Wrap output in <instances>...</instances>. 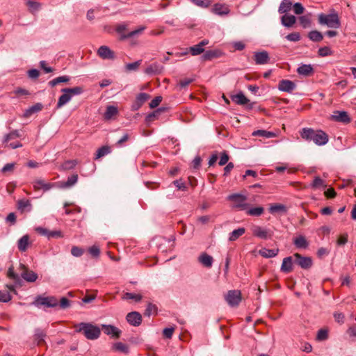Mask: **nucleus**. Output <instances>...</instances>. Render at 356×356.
<instances>
[{"label": "nucleus", "mask_w": 356, "mask_h": 356, "mask_svg": "<svg viewBox=\"0 0 356 356\" xmlns=\"http://www.w3.org/2000/svg\"><path fill=\"white\" fill-rule=\"evenodd\" d=\"M294 82L287 79H282L279 82L278 89L283 92H291L296 88Z\"/></svg>", "instance_id": "obj_18"}, {"label": "nucleus", "mask_w": 356, "mask_h": 356, "mask_svg": "<svg viewBox=\"0 0 356 356\" xmlns=\"http://www.w3.org/2000/svg\"><path fill=\"white\" fill-rule=\"evenodd\" d=\"M308 38L313 42H320L323 39V35L320 31L315 30L308 33Z\"/></svg>", "instance_id": "obj_46"}, {"label": "nucleus", "mask_w": 356, "mask_h": 356, "mask_svg": "<svg viewBox=\"0 0 356 356\" xmlns=\"http://www.w3.org/2000/svg\"><path fill=\"white\" fill-rule=\"evenodd\" d=\"M225 300L231 307H236L241 301V293L238 290H230L225 296Z\"/></svg>", "instance_id": "obj_6"}, {"label": "nucleus", "mask_w": 356, "mask_h": 356, "mask_svg": "<svg viewBox=\"0 0 356 356\" xmlns=\"http://www.w3.org/2000/svg\"><path fill=\"white\" fill-rule=\"evenodd\" d=\"M300 137L307 141L314 142L318 146L326 145L329 141L328 135L321 129H314L312 128H302L300 131Z\"/></svg>", "instance_id": "obj_1"}, {"label": "nucleus", "mask_w": 356, "mask_h": 356, "mask_svg": "<svg viewBox=\"0 0 356 356\" xmlns=\"http://www.w3.org/2000/svg\"><path fill=\"white\" fill-rule=\"evenodd\" d=\"M222 55V52L218 49L208 50L202 55L204 60H210L215 58H219Z\"/></svg>", "instance_id": "obj_26"}, {"label": "nucleus", "mask_w": 356, "mask_h": 356, "mask_svg": "<svg viewBox=\"0 0 356 356\" xmlns=\"http://www.w3.org/2000/svg\"><path fill=\"white\" fill-rule=\"evenodd\" d=\"M126 319L131 325L137 327L141 324L142 316L138 312H131L127 314Z\"/></svg>", "instance_id": "obj_14"}, {"label": "nucleus", "mask_w": 356, "mask_h": 356, "mask_svg": "<svg viewBox=\"0 0 356 356\" xmlns=\"http://www.w3.org/2000/svg\"><path fill=\"white\" fill-rule=\"evenodd\" d=\"M141 62L142 60H139L131 63H128L126 65L125 69L127 71H136L140 65Z\"/></svg>", "instance_id": "obj_60"}, {"label": "nucleus", "mask_w": 356, "mask_h": 356, "mask_svg": "<svg viewBox=\"0 0 356 356\" xmlns=\"http://www.w3.org/2000/svg\"><path fill=\"white\" fill-rule=\"evenodd\" d=\"M172 184L177 188L178 190L186 191H187V186L182 179H177L172 181Z\"/></svg>", "instance_id": "obj_59"}, {"label": "nucleus", "mask_w": 356, "mask_h": 356, "mask_svg": "<svg viewBox=\"0 0 356 356\" xmlns=\"http://www.w3.org/2000/svg\"><path fill=\"white\" fill-rule=\"evenodd\" d=\"M97 54L103 59H115V53L107 46H101L97 50Z\"/></svg>", "instance_id": "obj_15"}, {"label": "nucleus", "mask_w": 356, "mask_h": 356, "mask_svg": "<svg viewBox=\"0 0 356 356\" xmlns=\"http://www.w3.org/2000/svg\"><path fill=\"white\" fill-rule=\"evenodd\" d=\"M198 261L206 268H211L213 264V257L207 253H202L200 255Z\"/></svg>", "instance_id": "obj_28"}, {"label": "nucleus", "mask_w": 356, "mask_h": 356, "mask_svg": "<svg viewBox=\"0 0 356 356\" xmlns=\"http://www.w3.org/2000/svg\"><path fill=\"white\" fill-rule=\"evenodd\" d=\"M264 209L262 207L250 208L247 211V214L251 216H260L263 214Z\"/></svg>", "instance_id": "obj_50"}, {"label": "nucleus", "mask_w": 356, "mask_h": 356, "mask_svg": "<svg viewBox=\"0 0 356 356\" xmlns=\"http://www.w3.org/2000/svg\"><path fill=\"white\" fill-rule=\"evenodd\" d=\"M229 11V8L227 5L221 3H216L212 8V12L218 15H227Z\"/></svg>", "instance_id": "obj_22"}, {"label": "nucleus", "mask_w": 356, "mask_h": 356, "mask_svg": "<svg viewBox=\"0 0 356 356\" xmlns=\"http://www.w3.org/2000/svg\"><path fill=\"white\" fill-rule=\"evenodd\" d=\"M78 181V175L73 174L69 177L66 181L60 183L59 187L62 188H67L74 186Z\"/></svg>", "instance_id": "obj_29"}, {"label": "nucleus", "mask_w": 356, "mask_h": 356, "mask_svg": "<svg viewBox=\"0 0 356 356\" xmlns=\"http://www.w3.org/2000/svg\"><path fill=\"white\" fill-rule=\"evenodd\" d=\"M29 245V236L28 234L24 235L18 240L17 248L19 251L25 252Z\"/></svg>", "instance_id": "obj_31"}, {"label": "nucleus", "mask_w": 356, "mask_h": 356, "mask_svg": "<svg viewBox=\"0 0 356 356\" xmlns=\"http://www.w3.org/2000/svg\"><path fill=\"white\" fill-rule=\"evenodd\" d=\"M252 234L261 239L270 238L273 236V232L269 229H264L260 226L256 225L252 228Z\"/></svg>", "instance_id": "obj_8"}, {"label": "nucleus", "mask_w": 356, "mask_h": 356, "mask_svg": "<svg viewBox=\"0 0 356 356\" xmlns=\"http://www.w3.org/2000/svg\"><path fill=\"white\" fill-rule=\"evenodd\" d=\"M33 305L38 307L41 306H44L46 307H51L49 305V300H48L47 297H43L41 296H38L35 298Z\"/></svg>", "instance_id": "obj_36"}, {"label": "nucleus", "mask_w": 356, "mask_h": 356, "mask_svg": "<svg viewBox=\"0 0 356 356\" xmlns=\"http://www.w3.org/2000/svg\"><path fill=\"white\" fill-rule=\"evenodd\" d=\"M35 231L37 233L42 236H47L49 239L52 238H61L63 237V234L60 231L54 230L51 231L47 228H44L42 227H38L35 228Z\"/></svg>", "instance_id": "obj_11"}, {"label": "nucleus", "mask_w": 356, "mask_h": 356, "mask_svg": "<svg viewBox=\"0 0 356 356\" xmlns=\"http://www.w3.org/2000/svg\"><path fill=\"white\" fill-rule=\"evenodd\" d=\"M19 268L22 270L21 277L26 282H33L38 279L37 273L29 270L23 264H19Z\"/></svg>", "instance_id": "obj_9"}, {"label": "nucleus", "mask_w": 356, "mask_h": 356, "mask_svg": "<svg viewBox=\"0 0 356 356\" xmlns=\"http://www.w3.org/2000/svg\"><path fill=\"white\" fill-rule=\"evenodd\" d=\"M145 26H140L134 31L126 33L125 32L127 29V26L122 24L118 25L115 28V31L118 34L120 35V40H124L140 34L145 30Z\"/></svg>", "instance_id": "obj_4"}, {"label": "nucleus", "mask_w": 356, "mask_h": 356, "mask_svg": "<svg viewBox=\"0 0 356 356\" xmlns=\"http://www.w3.org/2000/svg\"><path fill=\"white\" fill-rule=\"evenodd\" d=\"M123 299L134 300L135 302H140L142 300V296L140 294L127 292L124 294Z\"/></svg>", "instance_id": "obj_53"}, {"label": "nucleus", "mask_w": 356, "mask_h": 356, "mask_svg": "<svg viewBox=\"0 0 356 356\" xmlns=\"http://www.w3.org/2000/svg\"><path fill=\"white\" fill-rule=\"evenodd\" d=\"M194 4L202 8H208L211 4L210 0H191Z\"/></svg>", "instance_id": "obj_61"}, {"label": "nucleus", "mask_w": 356, "mask_h": 356, "mask_svg": "<svg viewBox=\"0 0 356 356\" xmlns=\"http://www.w3.org/2000/svg\"><path fill=\"white\" fill-rule=\"evenodd\" d=\"M332 119L336 122H343L344 124H348L350 122L351 120L348 113L344 111H335L332 115Z\"/></svg>", "instance_id": "obj_17"}, {"label": "nucleus", "mask_w": 356, "mask_h": 356, "mask_svg": "<svg viewBox=\"0 0 356 356\" xmlns=\"http://www.w3.org/2000/svg\"><path fill=\"white\" fill-rule=\"evenodd\" d=\"M56 186V183L46 182L42 179H35L33 182V186L35 191L42 189L44 192H46L54 188Z\"/></svg>", "instance_id": "obj_10"}, {"label": "nucleus", "mask_w": 356, "mask_h": 356, "mask_svg": "<svg viewBox=\"0 0 356 356\" xmlns=\"http://www.w3.org/2000/svg\"><path fill=\"white\" fill-rule=\"evenodd\" d=\"M19 137H20V134H19V131L17 130H13L11 132H10L9 134L5 135L3 140V143L6 145L8 143L9 140H10L12 139L17 138H19Z\"/></svg>", "instance_id": "obj_49"}, {"label": "nucleus", "mask_w": 356, "mask_h": 356, "mask_svg": "<svg viewBox=\"0 0 356 356\" xmlns=\"http://www.w3.org/2000/svg\"><path fill=\"white\" fill-rule=\"evenodd\" d=\"M70 77L68 76H58V77H56L54 79H52L51 81H50L49 82V85L51 86V87H54L56 86V85H58V83H67L70 81Z\"/></svg>", "instance_id": "obj_47"}, {"label": "nucleus", "mask_w": 356, "mask_h": 356, "mask_svg": "<svg viewBox=\"0 0 356 356\" xmlns=\"http://www.w3.org/2000/svg\"><path fill=\"white\" fill-rule=\"evenodd\" d=\"M163 67L157 63H154L149 65L145 69V73L147 74H159L162 72Z\"/></svg>", "instance_id": "obj_23"}, {"label": "nucleus", "mask_w": 356, "mask_h": 356, "mask_svg": "<svg viewBox=\"0 0 356 356\" xmlns=\"http://www.w3.org/2000/svg\"><path fill=\"white\" fill-rule=\"evenodd\" d=\"M76 332H83L86 339L95 340L99 337L100 328L90 323H80L74 325Z\"/></svg>", "instance_id": "obj_2"}, {"label": "nucleus", "mask_w": 356, "mask_h": 356, "mask_svg": "<svg viewBox=\"0 0 356 356\" xmlns=\"http://www.w3.org/2000/svg\"><path fill=\"white\" fill-rule=\"evenodd\" d=\"M300 34L298 32H293L286 36V39L291 42H298L300 40Z\"/></svg>", "instance_id": "obj_63"}, {"label": "nucleus", "mask_w": 356, "mask_h": 356, "mask_svg": "<svg viewBox=\"0 0 356 356\" xmlns=\"http://www.w3.org/2000/svg\"><path fill=\"white\" fill-rule=\"evenodd\" d=\"M83 90H83V87L76 86V87H74V88H63L61 90V92H68V94H70L71 97H72L73 95H81V93L83 92Z\"/></svg>", "instance_id": "obj_37"}, {"label": "nucleus", "mask_w": 356, "mask_h": 356, "mask_svg": "<svg viewBox=\"0 0 356 356\" xmlns=\"http://www.w3.org/2000/svg\"><path fill=\"white\" fill-rule=\"evenodd\" d=\"M230 98L238 105H245L250 102V99L242 92H239L236 95H232Z\"/></svg>", "instance_id": "obj_21"}, {"label": "nucleus", "mask_w": 356, "mask_h": 356, "mask_svg": "<svg viewBox=\"0 0 356 356\" xmlns=\"http://www.w3.org/2000/svg\"><path fill=\"white\" fill-rule=\"evenodd\" d=\"M111 149L108 145H104L101 147L97 150V153L95 156V159H99L102 156H104L107 155L108 154L111 153Z\"/></svg>", "instance_id": "obj_42"}, {"label": "nucleus", "mask_w": 356, "mask_h": 356, "mask_svg": "<svg viewBox=\"0 0 356 356\" xmlns=\"http://www.w3.org/2000/svg\"><path fill=\"white\" fill-rule=\"evenodd\" d=\"M333 51L329 47H323L318 49V54L321 57H325L332 55Z\"/></svg>", "instance_id": "obj_56"}, {"label": "nucleus", "mask_w": 356, "mask_h": 356, "mask_svg": "<svg viewBox=\"0 0 356 356\" xmlns=\"http://www.w3.org/2000/svg\"><path fill=\"white\" fill-rule=\"evenodd\" d=\"M300 24L304 28H309L311 26V19L309 15H302L299 17Z\"/></svg>", "instance_id": "obj_52"}, {"label": "nucleus", "mask_w": 356, "mask_h": 356, "mask_svg": "<svg viewBox=\"0 0 356 356\" xmlns=\"http://www.w3.org/2000/svg\"><path fill=\"white\" fill-rule=\"evenodd\" d=\"M195 81L194 78H185L183 79H181L179 81L178 86L180 89H183L186 88L189 84H191L192 82Z\"/></svg>", "instance_id": "obj_58"}, {"label": "nucleus", "mask_w": 356, "mask_h": 356, "mask_svg": "<svg viewBox=\"0 0 356 356\" xmlns=\"http://www.w3.org/2000/svg\"><path fill=\"white\" fill-rule=\"evenodd\" d=\"M103 332L106 335L111 336L113 338L118 339L120 337L122 331L117 327L112 325H102Z\"/></svg>", "instance_id": "obj_13"}, {"label": "nucleus", "mask_w": 356, "mask_h": 356, "mask_svg": "<svg viewBox=\"0 0 356 356\" xmlns=\"http://www.w3.org/2000/svg\"><path fill=\"white\" fill-rule=\"evenodd\" d=\"M15 163H6L1 170V172L3 174H8L13 172L15 168Z\"/></svg>", "instance_id": "obj_54"}, {"label": "nucleus", "mask_w": 356, "mask_h": 356, "mask_svg": "<svg viewBox=\"0 0 356 356\" xmlns=\"http://www.w3.org/2000/svg\"><path fill=\"white\" fill-rule=\"evenodd\" d=\"M150 98V95L147 93L140 92L139 93L134 101V102L131 105V111H138L144 103Z\"/></svg>", "instance_id": "obj_12"}, {"label": "nucleus", "mask_w": 356, "mask_h": 356, "mask_svg": "<svg viewBox=\"0 0 356 356\" xmlns=\"http://www.w3.org/2000/svg\"><path fill=\"white\" fill-rule=\"evenodd\" d=\"M318 23L322 25H327L330 28L338 29L341 26L340 20L337 13L328 15L321 13L318 15Z\"/></svg>", "instance_id": "obj_3"}, {"label": "nucleus", "mask_w": 356, "mask_h": 356, "mask_svg": "<svg viewBox=\"0 0 356 356\" xmlns=\"http://www.w3.org/2000/svg\"><path fill=\"white\" fill-rule=\"evenodd\" d=\"M209 43V40H203L197 44L191 47L189 50L191 54L193 56H197L204 52V46L207 45Z\"/></svg>", "instance_id": "obj_19"}, {"label": "nucleus", "mask_w": 356, "mask_h": 356, "mask_svg": "<svg viewBox=\"0 0 356 356\" xmlns=\"http://www.w3.org/2000/svg\"><path fill=\"white\" fill-rule=\"evenodd\" d=\"M293 270V259L292 257H285L281 266V271L289 273Z\"/></svg>", "instance_id": "obj_24"}, {"label": "nucleus", "mask_w": 356, "mask_h": 356, "mask_svg": "<svg viewBox=\"0 0 356 356\" xmlns=\"http://www.w3.org/2000/svg\"><path fill=\"white\" fill-rule=\"evenodd\" d=\"M292 7V3L290 0H283L280 5L278 11L280 13H285L290 10Z\"/></svg>", "instance_id": "obj_44"}, {"label": "nucleus", "mask_w": 356, "mask_h": 356, "mask_svg": "<svg viewBox=\"0 0 356 356\" xmlns=\"http://www.w3.org/2000/svg\"><path fill=\"white\" fill-rule=\"evenodd\" d=\"M43 108V105L41 103H36L35 104L33 105L32 106L29 107L28 109H26L24 114L23 117L28 118L31 117L33 113H38Z\"/></svg>", "instance_id": "obj_25"}, {"label": "nucleus", "mask_w": 356, "mask_h": 356, "mask_svg": "<svg viewBox=\"0 0 356 356\" xmlns=\"http://www.w3.org/2000/svg\"><path fill=\"white\" fill-rule=\"evenodd\" d=\"M297 72L300 75L309 76L314 73V68L310 64H302L298 67Z\"/></svg>", "instance_id": "obj_20"}, {"label": "nucleus", "mask_w": 356, "mask_h": 356, "mask_svg": "<svg viewBox=\"0 0 356 356\" xmlns=\"http://www.w3.org/2000/svg\"><path fill=\"white\" fill-rule=\"evenodd\" d=\"M294 245L298 248H307L309 245L307 241L303 236H299L293 241Z\"/></svg>", "instance_id": "obj_39"}, {"label": "nucleus", "mask_w": 356, "mask_h": 356, "mask_svg": "<svg viewBox=\"0 0 356 356\" xmlns=\"http://www.w3.org/2000/svg\"><path fill=\"white\" fill-rule=\"evenodd\" d=\"M254 60L257 65H265L269 62V54L266 51L255 52Z\"/></svg>", "instance_id": "obj_16"}, {"label": "nucleus", "mask_w": 356, "mask_h": 356, "mask_svg": "<svg viewBox=\"0 0 356 356\" xmlns=\"http://www.w3.org/2000/svg\"><path fill=\"white\" fill-rule=\"evenodd\" d=\"M312 189H318L320 188H326L327 185L325 184L324 181L319 177H315L313 181L310 184Z\"/></svg>", "instance_id": "obj_43"}, {"label": "nucleus", "mask_w": 356, "mask_h": 356, "mask_svg": "<svg viewBox=\"0 0 356 356\" xmlns=\"http://www.w3.org/2000/svg\"><path fill=\"white\" fill-rule=\"evenodd\" d=\"M118 113V108L115 106H108L104 113V118L106 120H110Z\"/></svg>", "instance_id": "obj_40"}, {"label": "nucleus", "mask_w": 356, "mask_h": 356, "mask_svg": "<svg viewBox=\"0 0 356 356\" xmlns=\"http://www.w3.org/2000/svg\"><path fill=\"white\" fill-rule=\"evenodd\" d=\"M279 249H267L263 248L259 250V254L264 258H273L277 255Z\"/></svg>", "instance_id": "obj_27"}, {"label": "nucleus", "mask_w": 356, "mask_h": 356, "mask_svg": "<svg viewBox=\"0 0 356 356\" xmlns=\"http://www.w3.org/2000/svg\"><path fill=\"white\" fill-rule=\"evenodd\" d=\"M47 336V333L44 330L37 328L35 330L34 340L37 342L38 345H41L44 342V338Z\"/></svg>", "instance_id": "obj_34"}, {"label": "nucleus", "mask_w": 356, "mask_h": 356, "mask_svg": "<svg viewBox=\"0 0 356 356\" xmlns=\"http://www.w3.org/2000/svg\"><path fill=\"white\" fill-rule=\"evenodd\" d=\"M253 136H260L266 138H274L276 136L275 133L266 130L259 129L252 132Z\"/></svg>", "instance_id": "obj_35"}, {"label": "nucleus", "mask_w": 356, "mask_h": 356, "mask_svg": "<svg viewBox=\"0 0 356 356\" xmlns=\"http://www.w3.org/2000/svg\"><path fill=\"white\" fill-rule=\"evenodd\" d=\"M76 160H68L62 164L61 168L64 170H72L76 166Z\"/></svg>", "instance_id": "obj_55"}, {"label": "nucleus", "mask_w": 356, "mask_h": 356, "mask_svg": "<svg viewBox=\"0 0 356 356\" xmlns=\"http://www.w3.org/2000/svg\"><path fill=\"white\" fill-rule=\"evenodd\" d=\"M228 200L234 202V207L240 210H244L248 208V204L245 202L247 197L239 193H233L229 195L227 198Z\"/></svg>", "instance_id": "obj_5"}, {"label": "nucleus", "mask_w": 356, "mask_h": 356, "mask_svg": "<svg viewBox=\"0 0 356 356\" xmlns=\"http://www.w3.org/2000/svg\"><path fill=\"white\" fill-rule=\"evenodd\" d=\"M71 99V95L70 94H68V92H63L62 95L60 96L58 100V103L56 105L57 108H60L62 106H63L65 104H66L67 102H69Z\"/></svg>", "instance_id": "obj_41"}, {"label": "nucleus", "mask_w": 356, "mask_h": 356, "mask_svg": "<svg viewBox=\"0 0 356 356\" xmlns=\"http://www.w3.org/2000/svg\"><path fill=\"white\" fill-rule=\"evenodd\" d=\"M245 232V229L244 227H239L236 229H234L229 234V241H235L240 236H241Z\"/></svg>", "instance_id": "obj_38"}, {"label": "nucleus", "mask_w": 356, "mask_h": 356, "mask_svg": "<svg viewBox=\"0 0 356 356\" xmlns=\"http://www.w3.org/2000/svg\"><path fill=\"white\" fill-rule=\"evenodd\" d=\"M58 306L61 309H67L70 307V301L65 297H62L58 302Z\"/></svg>", "instance_id": "obj_64"}, {"label": "nucleus", "mask_w": 356, "mask_h": 356, "mask_svg": "<svg viewBox=\"0 0 356 356\" xmlns=\"http://www.w3.org/2000/svg\"><path fill=\"white\" fill-rule=\"evenodd\" d=\"M12 298L10 292L6 290L0 291V301L2 302H8Z\"/></svg>", "instance_id": "obj_57"}, {"label": "nucleus", "mask_w": 356, "mask_h": 356, "mask_svg": "<svg viewBox=\"0 0 356 356\" xmlns=\"http://www.w3.org/2000/svg\"><path fill=\"white\" fill-rule=\"evenodd\" d=\"M296 21V18L292 15H284L281 17V22L283 26L291 27Z\"/></svg>", "instance_id": "obj_33"}, {"label": "nucleus", "mask_w": 356, "mask_h": 356, "mask_svg": "<svg viewBox=\"0 0 356 356\" xmlns=\"http://www.w3.org/2000/svg\"><path fill=\"white\" fill-rule=\"evenodd\" d=\"M328 337V332L325 329H320L318 331L316 339L318 341H324Z\"/></svg>", "instance_id": "obj_62"}, {"label": "nucleus", "mask_w": 356, "mask_h": 356, "mask_svg": "<svg viewBox=\"0 0 356 356\" xmlns=\"http://www.w3.org/2000/svg\"><path fill=\"white\" fill-rule=\"evenodd\" d=\"M7 276L13 280L16 285L22 286V280L18 274L14 272V267L13 266L8 268Z\"/></svg>", "instance_id": "obj_32"}, {"label": "nucleus", "mask_w": 356, "mask_h": 356, "mask_svg": "<svg viewBox=\"0 0 356 356\" xmlns=\"http://www.w3.org/2000/svg\"><path fill=\"white\" fill-rule=\"evenodd\" d=\"M293 257L295 258L294 263L302 269H309L313 265L312 259L310 257H305L299 253H295Z\"/></svg>", "instance_id": "obj_7"}, {"label": "nucleus", "mask_w": 356, "mask_h": 356, "mask_svg": "<svg viewBox=\"0 0 356 356\" xmlns=\"http://www.w3.org/2000/svg\"><path fill=\"white\" fill-rule=\"evenodd\" d=\"M165 111V108H159L158 109H156V111L149 113L146 118H145V123L147 124V126H149V124L154 121L156 119H157L159 118V114L162 112V111Z\"/></svg>", "instance_id": "obj_30"}, {"label": "nucleus", "mask_w": 356, "mask_h": 356, "mask_svg": "<svg viewBox=\"0 0 356 356\" xmlns=\"http://www.w3.org/2000/svg\"><path fill=\"white\" fill-rule=\"evenodd\" d=\"M286 207L281 204H273L269 207V212L270 213H275L277 212H286Z\"/></svg>", "instance_id": "obj_48"}, {"label": "nucleus", "mask_w": 356, "mask_h": 356, "mask_svg": "<svg viewBox=\"0 0 356 356\" xmlns=\"http://www.w3.org/2000/svg\"><path fill=\"white\" fill-rule=\"evenodd\" d=\"M157 314V307L152 304L149 303L147 306V308L145 310L144 315L145 316H150L151 315Z\"/></svg>", "instance_id": "obj_51"}, {"label": "nucleus", "mask_w": 356, "mask_h": 356, "mask_svg": "<svg viewBox=\"0 0 356 356\" xmlns=\"http://www.w3.org/2000/svg\"><path fill=\"white\" fill-rule=\"evenodd\" d=\"M113 349L116 351H119L123 353L124 354H128L129 352V346L123 343L122 342H117L113 344Z\"/></svg>", "instance_id": "obj_45"}]
</instances>
